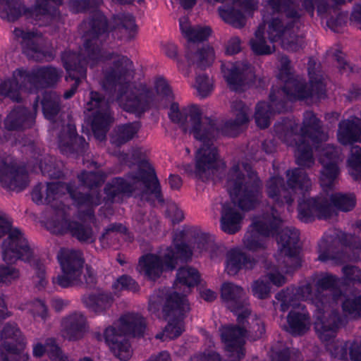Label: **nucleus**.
Wrapping results in <instances>:
<instances>
[{"mask_svg":"<svg viewBox=\"0 0 361 361\" xmlns=\"http://www.w3.org/2000/svg\"><path fill=\"white\" fill-rule=\"evenodd\" d=\"M100 59L113 60L110 71L105 75L103 87L105 94L91 91L90 99L84 111L85 120L91 124L95 139L104 141L109 126L113 122L110 104L115 99L120 100L124 94V109L129 112L140 116L154 104V94L146 88H131L130 80L133 78L132 61L123 55L111 52L102 54Z\"/></svg>","mask_w":361,"mask_h":361,"instance_id":"f257e3e1","label":"nucleus"},{"mask_svg":"<svg viewBox=\"0 0 361 361\" xmlns=\"http://www.w3.org/2000/svg\"><path fill=\"white\" fill-rule=\"evenodd\" d=\"M235 119L224 122L215 118L204 116L202 127L201 145L197 152L195 175L202 181L215 178H221L225 169V164L219 158L217 148L214 145L219 135L235 137L242 130V126L249 121L250 108L241 100H235L231 104Z\"/></svg>","mask_w":361,"mask_h":361,"instance_id":"f03ea898","label":"nucleus"},{"mask_svg":"<svg viewBox=\"0 0 361 361\" xmlns=\"http://www.w3.org/2000/svg\"><path fill=\"white\" fill-rule=\"evenodd\" d=\"M247 177L240 171L238 164L232 166L227 176L226 188L231 202L222 204L221 227L226 233L234 234L241 228L243 216L236 205L244 211L255 208L261 194L262 183L250 164L243 163Z\"/></svg>","mask_w":361,"mask_h":361,"instance_id":"7ed1b4c3","label":"nucleus"},{"mask_svg":"<svg viewBox=\"0 0 361 361\" xmlns=\"http://www.w3.org/2000/svg\"><path fill=\"white\" fill-rule=\"evenodd\" d=\"M130 156L133 163L137 164V171L128 173L126 178H114L106 183L104 192L108 200L114 201L120 195H126L151 203L155 198L163 204L161 186L154 169L146 157V152L141 147H135Z\"/></svg>","mask_w":361,"mask_h":361,"instance_id":"20e7f679","label":"nucleus"},{"mask_svg":"<svg viewBox=\"0 0 361 361\" xmlns=\"http://www.w3.org/2000/svg\"><path fill=\"white\" fill-rule=\"evenodd\" d=\"M287 188L294 199L298 196V219L309 223L319 219H326L332 214V207L326 197H307L306 193L312 186V181L302 168L286 171Z\"/></svg>","mask_w":361,"mask_h":361,"instance_id":"39448f33","label":"nucleus"},{"mask_svg":"<svg viewBox=\"0 0 361 361\" xmlns=\"http://www.w3.org/2000/svg\"><path fill=\"white\" fill-rule=\"evenodd\" d=\"M146 322L139 314L128 313L106 329L104 338L114 355L121 361H127L132 355L129 337H142Z\"/></svg>","mask_w":361,"mask_h":361,"instance_id":"423d86ee","label":"nucleus"},{"mask_svg":"<svg viewBox=\"0 0 361 361\" xmlns=\"http://www.w3.org/2000/svg\"><path fill=\"white\" fill-rule=\"evenodd\" d=\"M162 307L164 319L168 321L165 327L166 336L171 338L178 337L183 331V319L190 310L185 295L176 291L159 290L150 297L149 310L157 313Z\"/></svg>","mask_w":361,"mask_h":361,"instance_id":"0eeeda50","label":"nucleus"},{"mask_svg":"<svg viewBox=\"0 0 361 361\" xmlns=\"http://www.w3.org/2000/svg\"><path fill=\"white\" fill-rule=\"evenodd\" d=\"M82 25L85 29L82 35L83 46L77 55L95 64L102 56L100 47L109 37L108 20L101 11H97L91 14L87 20H84Z\"/></svg>","mask_w":361,"mask_h":361,"instance_id":"6e6552de","label":"nucleus"},{"mask_svg":"<svg viewBox=\"0 0 361 361\" xmlns=\"http://www.w3.org/2000/svg\"><path fill=\"white\" fill-rule=\"evenodd\" d=\"M261 216L255 218L243 238L244 246L255 252L266 248V238L274 235L282 224L277 210L271 207Z\"/></svg>","mask_w":361,"mask_h":361,"instance_id":"1a4fd4ad","label":"nucleus"},{"mask_svg":"<svg viewBox=\"0 0 361 361\" xmlns=\"http://www.w3.org/2000/svg\"><path fill=\"white\" fill-rule=\"evenodd\" d=\"M192 254L189 246L181 243L176 244L174 250L168 247L162 255L142 256L145 274L149 279L155 281L160 277L164 270L175 269L178 260L186 262L191 258Z\"/></svg>","mask_w":361,"mask_h":361,"instance_id":"9d476101","label":"nucleus"},{"mask_svg":"<svg viewBox=\"0 0 361 361\" xmlns=\"http://www.w3.org/2000/svg\"><path fill=\"white\" fill-rule=\"evenodd\" d=\"M315 305L314 328L319 338L324 342H329L336 337L338 329L346 324L345 319L336 311L327 312V302L317 297L312 301Z\"/></svg>","mask_w":361,"mask_h":361,"instance_id":"9b49d317","label":"nucleus"},{"mask_svg":"<svg viewBox=\"0 0 361 361\" xmlns=\"http://www.w3.org/2000/svg\"><path fill=\"white\" fill-rule=\"evenodd\" d=\"M298 126L295 123L286 124L280 127V130L285 133V141L292 137H298L299 140L310 139L313 144H318L326 139V135L322 130L321 121L311 111L304 113L302 126L298 132Z\"/></svg>","mask_w":361,"mask_h":361,"instance_id":"f8f14e48","label":"nucleus"},{"mask_svg":"<svg viewBox=\"0 0 361 361\" xmlns=\"http://www.w3.org/2000/svg\"><path fill=\"white\" fill-rule=\"evenodd\" d=\"M62 274L53 278V283L61 288H68L71 284L81 283L76 279V276L82 274L85 260L79 250L61 249L58 255Z\"/></svg>","mask_w":361,"mask_h":361,"instance_id":"ddd939ff","label":"nucleus"},{"mask_svg":"<svg viewBox=\"0 0 361 361\" xmlns=\"http://www.w3.org/2000/svg\"><path fill=\"white\" fill-rule=\"evenodd\" d=\"M159 106L164 109L169 107L168 114L169 118L173 123H184L188 118L190 133L193 135L197 140L202 137V133L201 130L204 117H202V109L197 105L191 104L180 111L178 104L171 100V102H161L159 104Z\"/></svg>","mask_w":361,"mask_h":361,"instance_id":"4468645a","label":"nucleus"},{"mask_svg":"<svg viewBox=\"0 0 361 361\" xmlns=\"http://www.w3.org/2000/svg\"><path fill=\"white\" fill-rule=\"evenodd\" d=\"M2 257L7 264H14L18 260L29 262L33 252L23 233L18 228L12 229L2 243Z\"/></svg>","mask_w":361,"mask_h":361,"instance_id":"2eb2a0df","label":"nucleus"},{"mask_svg":"<svg viewBox=\"0 0 361 361\" xmlns=\"http://www.w3.org/2000/svg\"><path fill=\"white\" fill-rule=\"evenodd\" d=\"M16 37L20 39L23 53L29 59L37 62L50 61L55 54L51 50H44V40L40 32L26 31L16 28L13 31Z\"/></svg>","mask_w":361,"mask_h":361,"instance_id":"dca6fc26","label":"nucleus"},{"mask_svg":"<svg viewBox=\"0 0 361 361\" xmlns=\"http://www.w3.org/2000/svg\"><path fill=\"white\" fill-rule=\"evenodd\" d=\"M319 162L322 165L320 184L326 190H332L339 173V164L343 160L341 151L334 145H327L320 154Z\"/></svg>","mask_w":361,"mask_h":361,"instance_id":"f3484780","label":"nucleus"},{"mask_svg":"<svg viewBox=\"0 0 361 361\" xmlns=\"http://www.w3.org/2000/svg\"><path fill=\"white\" fill-rule=\"evenodd\" d=\"M28 183V174L24 167L18 166L10 157L0 161V184L4 188L20 192Z\"/></svg>","mask_w":361,"mask_h":361,"instance_id":"a211bd4d","label":"nucleus"},{"mask_svg":"<svg viewBox=\"0 0 361 361\" xmlns=\"http://www.w3.org/2000/svg\"><path fill=\"white\" fill-rule=\"evenodd\" d=\"M61 61L68 73L66 80L71 79L74 81L71 88L63 93V97L68 99L75 93L81 79L86 78L87 64L91 66L94 64H92L87 59L80 57L77 53L71 51H64L61 53Z\"/></svg>","mask_w":361,"mask_h":361,"instance_id":"6ab92c4d","label":"nucleus"},{"mask_svg":"<svg viewBox=\"0 0 361 361\" xmlns=\"http://www.w3.org/2000/svg\"><path fill=\"white\" fill-rule=\"evenodd\" d=\"M221 70L230 89L233 91L243 90L250 83L254 82L255 79L253 68L247 63L222 62Z\"/></svg>","mask_w":361,"mask_h":361,"instance_id":"aec40b11","label":"nucleus"},{"mask_svg":"<svg viewBox=\"0 0 361 361\" xmlns=\"http://www.w3.org/2000/svg\"><path fill=\"white\" fill-rule=\"evenodd\" d=\"M269 4L274 10L285 12L288 19L298 22L304 15V11L313 16L314 0H268Z\"/></svg>","mask_w":361,"mask_h":361,"instance_id":"412c9836","label":"nucleus"},{"mask_svg":"<svg viewBox=\"0 0 361 361\" xmlns=\"http://www.w3.org/2000/svg\"><path fill=\"white\" fill-rule=\"evenodd\" d=\"M322 75L310 78V87L301 80H298V84L294 85L291 91L288 92L286 98L290 101L301 100L316 96L319 99H324L326 96V84Z\"/></svg>","mask_w":361,"mask_h":361,"instance_id":"4be33fe9","label":"nucleus"},{"mask_svg":"<svg viewBox=\"0 0 361 361\" xmlns=\"http://www.w3.org/2000/svg\"><path fill=\"white\" fill-rule=\"evenodd\" d=\"M222 342L225 344V349L233 353H236V358L239 360L245 356V349L243 348L245 336L243 326L238 323L236 325H225L219 329Z\"/></svg>","mask_w":361,"mask_h":361,"instance_id":"5701e85b","label":"nucleus"},{"mask_svg":"<svg viewBox=\"0 0 361 361\" xmlns=\"http://www.w3.org/2000/svg\"><path fill=\"white\" fill-rule=\"evenodd\" d=\"M67 131L59 137V147L67 156H82L89 149V144L82 136L78 135L74 125L68 124Z\"/></svg>","mask_w":361,"mask_h":361,"instance_id":"b1692460","label":"nucleus"},{"mask_svg":"<svg viewBox=\"0 0 361 361\" xmlns=\"http://www.w3.org/2000/svg\"><path fill=\"white\" fill-rule=\"evenodd\" d=\"M279 61L281 67L278 78L283 85L280 87H272L269 95V97L272 101H274L275 96L280 97L281 99H284V98L287 97L288 92L291 91L294 85L298 84L299 78L292 71L290 61L288 57L286 55H282Z\"/></svg>","mask_w":361,"mask_h":361,"instance_id":"393cba45","label":"nucleus"},{"mask_svg":"<svg viewBox=\"0 0 361 361\" xmlns=\"http://www.w3.org/2000/svg\"><path fill=\"white\" fill-rule=\"evenodd\" d=\"M62 74L61 69L49 66L27 71V78L32 91L35 89L52 87L59 81Z\"/></svg>","mask_w":361,"mask_h":361,"instance_id":"a878e982","label":"nucleus"},{"mask_svg":"<svg viewBox=\"0 0 361 361\" xmlns=\"http://www.w3.org/2000/svg\"><path fill=\"white\" fill-rule=\"evenodd\" d=\"M27 77L26 71L18 70L15 71L12 78L5 80L0 85V95L8 97L13 102H21L22 97L20 95V91L25 90L32 92Z\"/></svg>","mask_w":361,"mask_h":361,"instance_id":"bb28decb","label":"nucleus"},{"mask_svg":"<svg viewBox=\"0 0 361 361\" xmlns=\"http://www.w3.org/2000/svg\"><path fill=\"white\" fill-rule=\"evenodd\" d=\"M274 101L269 97L270 103L259 102L256 105L255 119V123L260 128H267L270 125V116L272 113H282L287 111L286 102L290 101L288 98L281 99L275 96Z\"/></svg>","mask_w":361,"mask_h":361,"instance_id":"cd10ccee","label":"nucleus"},{"mask_svg":"<svg viewBox=\"0 0 361 361\" xmlns=\"http://www.w3.org/2000/svg\"><path fill=\"white\" fill-rule=\"evenodd\" d=\"M62 184L61 182L38 183L32 192V200L37 204H50L55 209H62V204L57 200Z\"/></svg>","mask_w":361,"mask_h":361,"instance_id":"c85d7f7f","label":"nucleus"},{"mask_svg":"<svg viewBox=\"0 0 361 361\" xmlns=\"http://www.w3.org/2000/svg\"><path fill=\"white\" fill-rule=\"evenodd\" d=\"M1 338L2 340H5L2 343L5 350V352L4 351V354L13 353L18 354V355L24 356L25 357V361H27L28 355L23 353L24 338L16 324H6L1 331Z\"/></svg>","mask_w":361,"mask_h":361,"instance_id":"c756f323","label":"nucleus"},{"mask_svg":"<svg viewBox=\"0 0 361 361\" xmlns=\"http://www.w3.org/2000/svg\"><path fill=\"white\" fill-rule=\"evenodd\" d=\"M37 4L29 11L30 16L39 21V26L54 25L59 27L63 23V18L58 9L48 6L49 0H36Z\"/></svg>","mask_w":361,"mask_h":361,"instance_id":"7c9ffc66","label":"nucleus"},{"mask_svg":"<svg viewBox=\"0 0 361 361\" xmlns=\"http://www.w3.org/2000/svg\"><path fill=\"white\" fill-rule=\"evenodd\" d=\"M185 58L189 66H193L197 69L204 71L214 63V50L209 46L199 47L193 43L188 45Z\"/></svg>","mask_w":361,"mask_h":361,"instance_id":"2f4dec72","label":"nucleus"},{"mask_svg":"<svg viewBox=\"0 0 361 361\" xmlns=\"http://www.w3.org/2000/svg\"><path fill=\"white\" fill-rule=\"evenodd\" d=\"M245 295L243 288L233 283H224L221 288V298L226 302L227 307L236 315L247 307Z\"/></svg>","mask_w":361,"mask_h":361,"instance_id":"473e14b6","label":"nucleus"},{"mask_svg":"<svg viewBox=\"0 0 361 361\" xmlns=\"http://www.w3.org/2000/svg\"><path fill=\"white\" fill-rule=\"evenodd\" d=\"M332 299L341 303V308L345 320H357L361 318V295H345L341 290H334Z\"/></svg>","mask_w":361,"mask_h":361,"instance_id":"72a5a7b5","label":"nucleus"},{"mask_svg":"<svg viewBox=\"0 0 361 361\" xmlns=\"http://www.w3.org/2000/svg\"><path fill=\"white\" fill-rule=\"evenodd\" d=\"M319 252L318 259L322 262L332 260L336 264H340L348 259V255L337 238L322 240L319 244Z\"/></svg>","mask_w":361,"mask_h":361,"instance_id":"f704fd0d","label":"nucleus"},{"mask_svg":"<svg viewBox=\"0 0 361 361\" xmlns=\"http://www.w3.org/2000/svg\"><path fill=\"white\" fill-rule=\"evenodd\" d=\"M35 121V114L23 106H16L5 120L8 130H22L31 128Z\"/></svg>","mask_w":361,"mask_h":361,"instance_id":"c9c22d12","label":"nucleus"},{"mask_svg":"<svg viewBox=\"0 0 361 361\" xmlns=\"http://www.w3.org/2000/svg\"><path fill=\"white\" fill-rule=\"evenodd\" d=\"M236 316L237 322L240 326H243L246 336L257 340L264 334V322L256 316H251V310L248 307H245Z\"/></svg>","mask_w":361,"mask_h":361,"instance_id":"e433bc0d","label":"nucleus"},{"mask_svg":"<svg viewBox=\"0 0 361 361\" xmlns=\"http://www.w3.org/2000/svg\"><path fill=\"white\" fill-rule=\"evenodd\" d=\"M266 190L268 196L273 199L279 205L284 203L291 205L294 197L287 185H285L284 179L281 176H274L269 179L266 184Z\"/></svg>","mask_w":361,"mask_h":361,"instance_id":"4c0bfd02","label":"nucleus"},{"mask_svg":"<svg viewBox=\"0 0 361 361\" xmlns=\"http://www.w3.org/2000/svg\"><path fill=\"white\" fill-rule=\"evenodd\" d=\"M112 29L119 32L121 38L126 42L133 40L137 34V26L130 13H119L112 18Z\"/></svg>","mask_w":361,"mask_h":361,"instance_id":"58836bf2","label":"nucleus"},{"mask_svg":"<svg viewBox=\"0 0 361 361\" xmlns=\"http://www.w3.org/2000/svg\"><path fill=\"white\" fill-rule=\"evenodd\" d=\"M81 300L90 311L101 314L111 307L114 299L111 293L100 291L84 295Z\"/></svg>","mask_w":361,"mask_h":361,"instance_id":"ea45409f","label":"nucleus"},{"mask_svg":"<svg viewBox=\"0 0 361 361\" xmlns=\"http://www.w3.org/2000/svg\"><path fill=\"white\" fill-rule=\"evenodd\" d=\"M87 322L83 314L75 312L63 321V336L69 341H77L82 338Z\"/></svg>","mask_w":361,"mask_h":361,"instance_id":"a19ab883","label":"nucleus"},{"mask_svg":"<svg viewBox=\"0 0 361 361\" xmlns=\"http://www.w3.org/2000/svg\"><path fill=\"white\" fill-rule=\"evenodd\" d=\"M256 261L239 250H232L226 255V270L229 275L237 274L241 269H252Z\"/></svg>","mask_w":361,"mask_h":361,"instance_id":"79ce46f5","label":"nucleus"},{"mask_svg":"<svg viewBox=\"0 0 361 361\" xmlns=\"http://www.w3.org/2000/svg\"><path fill=\"white\" fill-rule=\"evenodd\" d=\"M328 350L342 361H361V344L357 342L329 344Z\"/></svg>","mask_w":361,"mask_h":361,"instance_id":"37998d69","label":"nucleus"},{"mask_svg":"<svg viewBox=\"0 0 361 361\" xmlns=\"http://www.w3.org/2000/svg\"><path fill=\"white\" fill-rule=\"evenodd\" d=\"M271 8L274 13H277V16L273 17L268 23L267 34L270 42H275L283 37L294 22L287 18L284 11L274 10L271 6Z\"/></svg>","mask_w":361,"mask_h":361,"instance_id":"c03bdc74","label":"nucleus"},{"mask_svg":"<svg viewBox=\"0 0 361 361\" xmlns=\"http://www.w3.org/2000/svg\"><path fill=\"white\" fill-rule=\"evenodd\" d=\"M295 145V157L296 164L302 169H310L314 164L312 148L307 140H299L298 137H292L287 142Z\"/></svg>","mask_w":361,"mask_h":361,"instance_id":"a18cd8bd","label":"nucleus"},{"mask_svg":"<svg viewBox=\"0 0 361 361\" xmlns=\"http://www.w3.org/2000/svg\"><path fill=\"white\" fill-rule=\"evenodd\" d=\"M179 23L182 33L188 39V44H196V42L204 41L212 33V29L209 26H191L186 17L180 18Z\"/></svg>","mask_w":361,"mask_h":361,"instance_id":"49530a36","label":"nucleus"},{"mask_svg":"<svg viewBox=\"0 0 361 361\" xmlns=\"http://www.w3.org/2000/svg\"><path fill=\"white\" fill-rule=\"evenodd\" d=\"M41 105L44 117L55 121L61 109V101L59 94L54 91H44L41 99Z\"/></svg>","mask_w":361,"mask_h":361,"instance_id":"de8ad7c7","label":"nucleus"},{"mask_svg":"<svg viewBox=\"0 0 361 361\" xmlns=\"http://www.w3.org/2000/svg\"><path fill=\"white\" fill-rule=\"evenodd\" d=\"M276 233L278 234L277 243L279 245V252L290 253L292 250H298L300 240L298 230L292 227H286Z\"/></svg>","mask_w":361,"mask_h":361,"instance_id":"09e8293b","label":"nucleus"},{"mask_svg":"<svg viewBox=\"0 0 361 361\" xmlns=\"http://www.w3.org/2000/svg\"><path fill=\"white\" fill-rule=\"evenodd\" d=\"M287 331L293 336H302L310 329V317L307 313L291 311L287 316Z\"/></svg>","mask_w":361,"mask_h":361,"instance_id":"8fccbe9b","label":"nucleus"},{"mask_svg":"<svg viewBox=\"0 0 361 361\" xmlns=\"http://www.w3.org/2000/svg\"><path fill=\"white\" fill-rule=\"evenodd\" d=\"M140 127L139 122L129 123L118 126L111 137V142L116 147L126 144L134 137Z\"/></svg>","mask_w":361,"mask_h":361,"instance_id":"3c124183","label":"nucleus"},{"mask_svg":"<svg viewBox=\"0 0 361 361\" xmlns=\"http://www.w3.org/2000/svg\"><path fill=\"white\" fill-rule=\"evenodd\" d=\"M265 28L264 23L260 24L255 32V37L249 42L251 50L255 55H269L275 51V46H270L267 43L264 37Z\"/></svg>","mask_w":361,"mask_h":361,"instance_id":"603ef678","label":"nucleus"},{"mask_svg":"<svg viewBox=\"0 0 361 361\" xmlns=\"http://www.w3.org/2000/svg\"><path fill=\"white\" fill-rule=\"evenodd\" d=\"M25 11L20 0H0V17L9 22L18 20Z\"/></svg>","mask_w":361,"mask_h":361,"instance_id":"864d4df0","label":"nucleus"},{"mask_svg":"<svg viewBox=\"0 0 361 361\" xmlns=\"http://www.w3.org/2000/svg\"><path fill=\"white\" fill-rule=\"evenodd\" d=\"M329 202L331 204L332 209L334 207L341 212H348L353 210L356 205V197L353 193H342L335 192L330 196V199L327 197ZM333 209L332 213H334ZM331 215L329 216L331 217ZM329 219V217L327 218Z\"/></svg>","mask_w":361,"mask_h":361,"instance_id":"5fc2aeb1","label":"nucleus"},{"mask_svg":"<svg viewBox=\"0 0 361 361\" xmlns=\"http://www.w3.org/2000/svg\"><path fill=\"white\" fill-rule=\"evenodd\" d=\"M67 229L73 237L80 242L92 243L94 242L92 228L76 221H66Z\"/></svg>","mask_w":361,"mask_h":361,"instance_id":"6e6d98bb","label":"nucleus"},{"mask_svg":"<svg viewBox=\"0 0 361 361\" xmlns=\"http://www.w3.org/2000/svg\"><path fill=\"white\" fill-rule=\"evenodd\" d=\"M37 164L39 171L44 176L51 179H59L63 176L62 164L57 162L52 157H44L40 159Z\"/></svg>","mask_w":361,"mask_h":361,"instance_id":"4d7b16f0","label":"nucleus"},{"mask_svg":"<svg viewBox=\"0 0 361 361\" xmlns=\"http://www.w3.org/2000/svg\"><path fill=\"white\" fill-rule=\"evenodd\" d=\"M200 276L198 271L192 267H183L178 269L176 274V281L178 283L185 285L188 289L200 282Z\"/></svg>","mask_w":361,"mask_h":361,"instance_id":"13d9d810","label":"nucleus"},{"mask_svg":"<svg viewBox=\"0 0 361 361\" xmlns=\"http://www.w3.org/2000/svg\"><path fill=\"white\" fill-rule=\"evenodd\" d=\"M298 250H292L290 253L279 252L277 262L281 271L290 273L300 267V262L298 257Z\"/></svg>","mask_w":361,"mask_h":361,"instance_id":"bf43d9fd","label":"nucleus"},{"mask_svg":"<svg viewBox=\"0 0 361 361\" xmlns=\"http://www.w3.org/2000/svg\"><path fill=\"white\" fill-rule=\"evenodd\" d=\"M220 16L226 23L234 27L241 28L245 25V17L240 10L235 8L221 10Z\"/></svg>","mask_w":361,"mask_h":361,"instance_id":"052dcab7","label":"nucleus"},{"mask_svg":"<svg viewBox=\"0 0 361 361\" xmlns=\"http://www.w3.org/2000/svg\"><path fill=\"white\" fill-rule=\"evenodd\" d=\"M262 266L265 270L266 276L273 284L279 287L286 283V278L280 274L279 266H276L267 259L262 261Z\"/></svg>","mask_w":361,"mask_h":361,"instance_id":"680f3d73","label":"nucleus"},{"mask_svg":"<svg viewBox=\"0 0 361 361\" xmlns=\"http://www.w3.org/2000/svg\"><path fill=\"white\" fill-rule=\"evenodd\" d=\"M75 278L81 283L78 284H71L69 287L80 286L85 287V288H92L97 283V274L92 267L88 264L85 266L82 279L81 278V274H79Z\"/></svg>","mask_w":361,"mask_h":361,"instance_id":"e2e57ef3","label":"nucleus"},{"mask_svg":"<svg viewBox=\"0 0 361 361\" xmlns=\"http://www.w3.org/2000/svg\"><path fill=\"white\" fill-rule=\"evenodd\" d=\"M102 2V0H75L72 2V9L75 13L89 12L91 15L100 11L97 8Z\"/></svg>","mask_w":361,"mask_h":361,"instance_id":"0e129e2a","label":"nucleus"},{"mask_svg":"<svg viewBox=\"0 0 361 361\" xmlns=\"http://www.w3.org/2000/svg\"><path fill=\"white\" fill-rule=\"evenodd\" d=\"M81 183L88 188L93 189L101 185L104 182V176L98 172L84 171L78 176Z\"/></svg>","mask_w":361,"mask_h":361,"instance_id":"69168bd1","label":"nucleus"},{"mask_svg":"<svg viewBox=\"0 0 361 361\" xmlns=\"http://www.w3.org/2000/svg\"><path fill=\"white\" fill-rule=\"evenodd\" d=\"M155 89L157 95L160 97L159 104L174 100L172 90L164 78H159L156 80Z\"/></svg>","mask_w":361,"mask_h":361,"instance_id":"338daca9","label":"nucleus"},{"mask_svg":"<svg viewBox=\"0 0 361 361\" xmlns=\"http://www.w3.org/2000/svg\"><path fill=\"white\" fill-rule=\"evenodd\" d=\"M47 353L52 361H69L61 348L56 343L54 338L47 339Z\"/></svg>","mask_w":361,"mask_h":361,"instance_id":"774afa93","label":"nucleus"}]
</instances>
